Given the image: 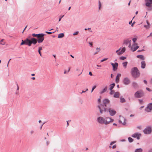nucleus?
Here are the masks:
<instances>
[{
	"label": "nucleus",
	"mask_w": 152,
	"mask_h": 152,
	"mask_svg": "<svg viewBox=\"0 0 152 152\" xmlns=\"http://www.w3.org/2000/svg\"><path fill=\"white\" fill-rule=\"evenodd\" d=\"M103 104H100L98 106L100 113L101 114L103 112H106L107 111L108 108L106 107L107 105L109 104L110 100L107 99H104L103 101Z\"/></svg>",
	"instance_id": "nucleus-1"
},
{
	"label": "nucleus",
	"mask_w": 152,
	"mask_h": 152,
	"mask_svg": "<svg viewBox=\"0 0 152 152\" xmlns=\"http://www.w3.org/2000/svg\"><path fill=\"white\" fill-rule=\"evenodd\" d=\"M113 119L109 117L104 118L101 116H99L97 118V122L101 124L107 125L113 122Z\"/></svg>",
	"instance_id": "nucleus-2"
},
{
	"label": "nucleus",
	"mask_w": 152,
	"mask_h": 152,
	"mask_svg": "<svg viewBox=\"0 0 152 152\" xmlns=\"http://www.w3.org/2000/svg\"><path fill=\"white\" fill-rule=\"evenodd\" d=\"M37 41H38V40H37V39L34 38H31L30 39L27 38L24 40H22L20 45H22L24 44H26L30 46L32 44H36L37 42Z\"/></svg>",
	"instance_id": "nucleus-3"
},
{
	"label": "nucleus",
	"mask_w": 152,
	"mask_h": 152,
	"mask_svg": "<svg viewBox=\"0 0 152 152\" xmlns=\"http://www.w3.org/2000/svg\"><path fill=\"white\" fill-rule=\"evenodd\" d=\"M131 73L132 76L135 78L139 77L140 75V73L137 67H134L132 68Z\"/></svg>",
	"instance_id": "nucleus-4"
},
{
	"label": "nucleus",
	"mask_w": 152,
	"mask_h": 152,
	"mask_svg": "<svg viewBox=\"0 0 152 152\" xmlns=\"http://www.w3.org/2000/svg\"><path fill=\"white\" fill-rule=\"evenodd\" d=\"M145 5L146 6L148 7L147 10L149 11H151L152 10V0H145Z\"/></svg>",
	"instance_id": "nucleus-5"
},
{
	"label": "nucleus",
	"mask_w": 152,
	"mask_h": 152,
	"mask_svg": "<svg viewBox=\"0 0 152 152\" xmlns=\"http://www.w3.org/2000/svg\"><path fill=\"white\" fill-rule=\"evenodd\" d=\"M134 95L136 98H140L143 96L144 93L142 91L140 90L135 92Z\"/></svg>",
	"instance_id": "nucleus-6"
},
{
	"label": "nucleus",
	"mask_w": 152,
	"mask_h": 152,
	"mask_svg": "<svg viewBox=\"0 0 152 152\" xmlns=\"http://www.w3.org/2000/svg\"><path fill=\"white\" fill-rule=\"evenodd\" d=\"M151 128L150 126L147 127L143 130V132L145 134H149L151 133Z\"/></svg>",
	"instance_id": "nucleus-7"
},
{
	"label": "nucleus",
	"mask_w": 152,
	"mask_h": 152,
	"mask_svg": "<svg viewBox=\"0 0 152 152\" xmlns=\"http://www.w3.org/2000/svg\"><path fill=\"white\" fill-rule=\"evenodd\" d=\"M45 35V34L41 33L39 34V43L42 42L44 40V36Z\"/></svg>",
	"instance_id": "nucleus-8"
},
{
	"label": "nucleus",
	"mask_w": 152,
	"mask_h": 152,
	"mask_svg": "<svg viewBox=\"0 0 152 152\" xmlns=\"http://www.w3.org/2000/svg\"><path fill=\"white\" fill-rule=\"evenodd\" d=\"M126 119L125 118L123 117L120 116V118L119 120V123L121 124L124 125H125L126 124Z\"/></svg>",
	"instance_id": "nucleus-9"
},
{
	"label": "nucleus",
	"mask_w": 152,
	"mask_h": 152,
	"mask_svg": "<svg viewBox=\"0 0 152 152\" xmlns=\"http://www.w3.org/2000/svg\"><path fill=\"white\" fill-rule=\"evenodd\" d=\"M152 110V102L149 103L146 107L145 109L146 111L149 112Z\"/></svg>",
	"instance_id": "nucleus-10"
},
{
	"label": "nucleus",
	"mask_w": 152,
	"mask_h": 152,
	"mask_svg": "<svg viewBox=\"0 0 152 152\" xmlns=\"http://www.w3.org/2000/svg\"><path fill=\"white\" fill-rule=\"evenodd\" d=\"M107 110H108L109 112L110 115L111 116H113L116 113V111L114 110L112 108H107Z\"/></svg>",
	"instance_id": "nucleus-11"
},
{
	"label": "nucleus",
	"mask_w": 152,
	"mask_h": 152,
	"mask_svg": "<svg viewBox=\"0 0 152 152\" xmlns=\"http://www.w3.org/2000/svg\"><path fill=\"white\" fill-rule=\"evenodd\" d=\"M141 136V134L140 133L137 132L132 134V137L133 138H137V140H139Z\"/></svg>",
	"instance_id": "nucleus-12"
},
{
	"label": "nucleus",
	"mask_w": 152,
	"mask_h": 152,
	"mask_svg": "<svg viewBox=\"0 0 152 152\" xmlns=\"http://www.w3.org/2000/svg\"><path fill=\"white\" fill-rule=\"evenodd\" d=\"M137 45V43H135L132 45L131 48V50L133 52L136 51L139 48V46H136Z\"/></svg>",
	"instance_id": "nucleus-13"
},
{
	"label": "nucleus",
	"mask_w": 152,
	"mask_h": 152,
	"mask_svg": "<svg viewBox=\"0 0 152 152\" xmlns=\"http://www.w3.org/2000/svg\"><path fill=\"white\" fill-rule=\"evenodd\" d=\"M130 82V80L128 77H125L123 80V83L125 85H128Z\"/></svg>",
	"instance_id": "nucleus-14"
},
{
	"label": "nucleus",
	"mask_w": 152,
	"mask_h": 152,
	"mask_svg": "<svg viewBox=\"0 0 152 152\" xmlns=\"http://www.w3.org/2000/svg\"><path fill=\"white\" fill-rule=\"evenodd\" d=\"M111 65L113 66V70L115 71L117 69V67L118 66V64L117 63H115L114 64L112 63H111Z\"/></svg>",
	"instance_id": "nucleus-15"
},
{
	"label": "nucleus",
	"mask_w": 152,
	"mask_h": 152,
	"mask_svg": "<svg viewBox=\"0 0 152 152\" xmlns=\"http://www.w3.org/2000/svg\"><path fill=\"white\" fill-rule=\"evenodd\" d=\"M141 67L142 69H144L145 67V61H142L141 62Z\"/></svg>",
	"instance_id": "nucleus-16"
},
{
	"label": "nucleus",
	"mask_w": 152,
	"mask_h": 152,
	"mask_svg": "<svg viewBox=\"0 0 152 152\" xmlns=\"http://www.w3.org/2000/svg\"><path fill=\"white\" fill-rule=\"evenodd\" d=\"M107 86H105L104 88L100 92V94H102L103 93H104V92H105L106 91H107Z\"/></svg>",
	"instance_id": "nucleus-17"
},
{
	"label": "nucleus",
	"mask_w": 152,
	"mask_h": 152,
	"mask_svg": "<svg viewBox=\"0 0 152 152\" xmlns=\"http://www.w3.org/2000/svg\"><path fill=\"white\" fill-rule=\"evenodd\" d=\"M120 95V93L118 92H116L114 93V97L116 98L119 97Z\"/></svg>",
	"instance_id": "nucleus-18"
},
{
	"label": "nucleus",
	"mask_w": 152,
	"mask_h": 152,
	"mask_svg": "<svg viewBox=\"0 0 152 152\" xmlns=\"http://www.w3.org/2000/svg\"><path fill=\"white\" fill-rule=\"evenodd\" d=\"M115 84L114 83H113L110 85V88L109 89L110 90H112L113 88H114Z\"/></svg>",
	"instance_id": "nucleus-19"
},
{
	"label": "nucleus",
	"mask_w": 152,
	"mask_h": 152,
	"mask_svg": "<svg viewBox=\"0 0 152 152\" xmlns=\"http://www.w3.org/2000/svg\"><path fill=\"white\" fill-rule=\"evenodd\" d=\"M130 40H129V39H126L124 41V43L126 45H127L128 43H130Z\"/></svg>",
	"instance_id": "nucleus-20"
},
{
	"label": "nucleus",
	"mask_w": 152,
	"mask_h": 152,
	"mask_svg": "<svg viewBox=\"0 0 152 152\" xmlns=\"http://www.w3.org/2000/svg\"><path fill=\"white\" fill-rule=\"evenodd\" d=\"M137 57L139 58H140L142 60H144L145 58L142 55H138L137 56Z\"/></svg>",
	"instance_id": "nucleus-21"
},
{
	"label": "nucleus",
	"mask_w": 152,
	"mask_h": 152,
	"mask_svg": "<svg viewBox=\"0 0 152 152\" xmlns=\"http://www.w3.org/2000/svg\"><path fill=\"white\" fill-rule=\"evenodd\" d=\"M64 35L63 33H60L58 34V38H61L64 37Z\"/></svg>",
	"instance_id": "nucleus-22"
},
{
	"label": "nucleus",
	"mask_w": 152,
	"mask_h": 152,
	"mask_svg": "<svg viewBox=\"0 0 152 152\" xmlns=\"http://www.w3.org/2000/svg\"><path fill=\"white\" fill-rule=\"evenodd\" d=\"M142 149L141 148H140L135 149L134 152H142Z\"/></svg>",
	"instance_id": "nucleus-23"
},
{
	"label": "nucleus",
	"mask_w": 152,
	"mask_h": 152,
	"mask_svg": "<svg viewBox=\"0 0 152 152\" xmlns=\"http://www.w3.org/2000/svg\"><path fill=\"white\" fill-rule=\"evenodd\" d=\"M132 85L133 87L135 88H136L138 87V85L135 82H133Z\"/></svg>",
	"instance_id": "nucleus-24"
},
{
	"label": "nucleus",
	"mask_w": 152,
	"mask_h": 152,
	"mask_svg": "<svg viewBox=\"0 0 152 152\" xmlns=\"http://www.w3.org/2000/svg\"><path fill=\"white\" fill-rule=\"evenodd\" d=\"M128 62H123L122 63L123 66L125 68H126V66Z\"/></svg>",
	"instance_id": "nucleus-25"
},
{
	"label": "nucleus",
	"mask_w": 152,
	"mask_h": 152,
	"mask_svg": "<svg viewBox=\"0 0 152 152\" xmlns=\"http://www.w3.org/2000/svg\"><path fill=\"white\" fill-rule=\"evenodd\" d=\"M120 102L121 103H124L126 102V100L124 98L121 97L120 98Z\"/></svg>",
	"instance_id": "nucleus-26"
},
{
	"label": "nucleus",
	"mask_w": 152,
	"mask_h": 152,
	"mask_svg": "<svg viewBox=\"0 0 152 152\" xmlns=\"http://www.w3.org/2000/svg\"><path fill=\"white\" fill-rule=\"evenodd\" d=\"M96 50H97L96 52L94 53V55H95V54H97L98 53V52H99L101 50V49L100 48H96Z\"/></svg>",
	"instance_id": "nucleus-27"
},
{
	"label": "nucleus",
	"mask_w": 152,
	"mask_h": 152,
	"mask_svg": "<svg viewBox=\"0 0 152 152\" xmlns=\"http://www.w3.org/2000/svg\"><path fill=\"white\" fill-rule=\"evenodd\" d=\"M128 141L129 142H132L134 140L131 137H129L128 138Z\"/></svg>",
	"instance_id": "nucleus-28"
},
{
	"label": "nucleus",
	"mask_w": 152,
	"mask_h": 152,
	"mask_svg": "<svg viewBox=\"0 0 152 152\" xmlns=\"http://www.w3.org/2000/svg\"><path fill=\"white\" fill-rule=\"evenodd\" d=\"M115 82L117 83H118L119 82V78L118 77H117L116 76V78H115Z\"/></svg>",
	"instance_id": "nucleus-29"
},
{
	"label": "nucleus",
	"mask_w": 152,
	"mask_h": 152,
	"mask_svg": "<svg viewBox=\"0 0 152 152\" xmlns=\"http://www.w3.org/2000/svg\"><path fill=\"white\" fill-rule=\"evenodd\" d=\"M101 4L100 1H99V10L100 9L101 7Z\"/></svg>",
	"instance_id": "nucleus-30"
},
{
	"label": "nucleus",
	"mask_w": 152,
	"mask_h": 152,
	"mask_svg": "<svg viewBox=\"0 0 152 152\" xmlns=\"http://www.w3.org/2000/svg\"><path fill=\"white\" fill-rule=\"evenodd\" d=\"M126 57L124 56H121L119 58L121 60H123L126 59Z\"/></svg>",
	"instance_id": "nucleus-31"
},
{
	"label": "nucleus",
	"mask_w": 152,
	"mask_h": 152,
	"mask_svg": "<svg viewBox=\"0 0 152 152\" xmlns=\"http://www.w3.org/2000/svg\"><path fill=\"white\" fill-rule=\"evenodd\" d=\"M32 36H33V37H37V38H38V34H32Z\"/></svg>",
	"instance_id": "nucleus-32"
},
{
	"label": "nucleus",
	"mask_w": 152,
	"mask_h": 152,
	"mask_svg": "<svg viewBox=\"0 0 152 152\" xmlns=\"http://www.w3.org/2000/svg\"><path fill=\"white\" fill-rule=\"evenodd\" d=\"M55 32V31H53V32H49V31H46L45 32L46 33H47V34H52V33H54Z\"/></svg>",
	"instance_id": "nucleus-33"
},
{
	"label": "nucleus",
	"mask_w": 152,
	"mask_h": 152,
	"mask_svg": "<svg viewBox=\"0 0 152 152\" xmlns=\"http://www.w3.org/2000/svg\"><path fill=\"white\" fill-rule=\"evenodd\" d=\"M125 47H124L122 48V49L121 51L123 53L125 51Z\"/></svg>",
	"instance_id": "nucleus-34"
},
{
	"label": "nucleus",
	"mask_w": 152,
	"mask_h": 152,
	"mask_svg": "<svg viewBox=\"0 0 152 152\" xmlns=\"http://www.w3.org/2000/svg\"><path fill=\"white\" fill-rule=\"evenodd\" d=\"M45 123V122H44L43 123H42L40 124V129H42V127L43 125Z\"/></svg>",
	"instance_id": "nucleus-35"
},
{
	"label": "nucleus",
	"mask_w": 152,
	"mask_h": 152,
	"mask_svg": "<svg viewBox=\"0 0 152 152\" xmlns=\"http://www.w3.org/2000/svg\"><path fill=\"white\" fill-rule=\"evenodd\" d=\"M107 59H108V58H105L101 60V62H103L104 61L107 60Z\"/></svg>",
	"instance_id": "nucleus-36"
},
{
	"label": "nucleus",
	"mask_w": 152,
	"mask_h": 152,
	"mask_svg": "<svg viewBox=\"0 0 152 152\" xmlns=\"http://www.w3.org/2000/svg\"><path fill=\"white\" fill-rule=\"evenodd\" d=\"M110 94L112 95L114 93H114H114V90H110Z\"/></svg>",
	"instance_id": "nucleus-37"
},
{
	"label": "nucleus",
	"mask_w": 152,
	"mask_h": 152,
	"mask_svg": "<svg viewBox=\"0 0 152 152\" xmlns=\"http://www.w3.org/2000/svg\"><path fill=\"white\" fill-rule=\"evenodd\" d=\"M46 144L47 146H48L50 144V141L48 140H46Z\"/></svg>",
	"instance_id": "nucleus-38"
},
{
	"label": "nucleus",
	"mask_w": 152,
	"mask_h": 152,
	"mask_svg": "<svg viewBox=\"0 0 152 152\" xmlns=\"http://www.w3.org/2000/svg\"><path fill=\"white\" fill-rule=\"evenodd\" d=\"M96 86H95L92 87L91 90V92H92L96 88Z\"/></svg>",
	"instance_id": "nucleus-39"
},
{
	"label": "nucleus",
	"mask_w": 152,
	"mask_h": 152,
	"mask_svg": "<svg viewBox=\"0 0 152 152\" xmlns=\"http://www.w3.org/2000/svg\"><path fill=\"white\" fill-rule=\"evenodd\" d=\"M146 23L148 25V27H147V28H149L150 27V24L148 22V20H146Z\"/></svg>",
	"instance_id": "nucleus-40"
},
{
	"label": "nucleus",
	"mask_w": 152,
	"mask_h": 152,
	"mask_svg": "<svg viewBox=\"0 0 152 152\" xmlns=\"http://www.w3.org/2000/svg\"><path fill=\"white\" fill-rule=\"evenodd\" d=\"M137 39V38H133V39H132V41H133V42L134 43V42H136V41Z\"/></svg>",
	"instance_id": "nucleus-41"
},
{
	"label": "nucleus",
	"mask_w": 152,
	"mask_h": 152,
	"mask_svg": "<svg viewBox=\"0 0 152 152\" xmlns=\"http://www.w3.org/2000/svg\"><path fill=\"white\" fill-rule=\"evenodd\" d=\"M64 15H63L62 16H60V18L59 19V22L61 20V19L64 16Z\"/></svg>",
	"instance_id": "nucleus-42"
},
{
	"label": "nucleus",
	"mask_w": 152,
	"mask_h": 152,
	"mask_svg": "<svg viewBox=\"0 0 152 152\" xmlns=\"http://www.w3.org/2000/svg\"><path fill=\"white\" fill-rule=\"evenodd\" d=\"M116 141H113L112 142H111L110 143V145H112L113 144H114L115 143H116Z\"/></svg>",
	"instance_id": "nucleus-43"
},
{
	"label": "nucleus",
	"mask_w": 152,
	"mask_h": 152,
	"mask_svg": "<svg viewBox=\"0 0 152 152\" xmlns=\"http://www.w3.org/2000/svg\"><path fill=\"white\" fill-rule=\"evenodd\" d=\"M79 32L78 31H76L75 33L73 34L74 35H75L78 34Z\"/></svg>",
	"instance_id": "nucleus-44"
},
{
	"label": "nucleus",
	"mask_w": 152,
	"mask_h": 152,
	"mask_svg": "<svg viewBox=\"0 0 152 152\" xmlns=\"http://www.w3.org/2000/svg\"><path fill=\"white\" fill-rule=\"evenodd\" d=\"M123 53L121 51L118 52V53H117V54L118 55H121V54H122Z\"/></svg>",
	"instance_id": "nucleus-45"
},
{
	"label": "nucleus",
	"mask_w": 152,
	"mask_h": 152,
	"mask_svg": "<svg viewBox=\"0 0 152 152\" xmlns=\"http://www.w3.org/2000/svg\"><path fill=\"white\" fill-rule=\"evenodd\" d=\"M116 145H113L112 147V148L113 149H114V148H116Z\"/></svg>",
	"instance_id": "nucleus-46"
},
{
	"label": "nucleus",
	"mask_w": 152,
	"mask_h": 152,
	"mask_svg": "<svg viewBox=\"0 0 152 152\" xmlns=\"http://www.w3.org/2000/svg\"><path fill=\"white\" fill-rule=\"evenodd\" d=\"M121 76V74L119 73V74H118L116 76L119 77H120Z\"/></svg>",
	"instance_id": "nucleus-47"
},
{
	"label": "nucleus",
	"mask_w": 152,
	"mask_h": 152,
	"mask_svg": "<svg viewBox=\"0 0 152 152\" xmlns=\"http://www.w3.org/2000/svg\"><path fill=\"white\" fill-rule=\"evenodd\" d=\"M121 48H120L119 49H118V50H117L116 51V53H118V52L119 51H120V50H121Z\"/></svg>",
	"instance_id": "nucleus-48"
},
{
	"label": "nucleus",
	"mask_w": 152,
	"mask_h": 152,
	"mask_svg": "<svg viewBox=\"0 0 152 152\" xmlns=\"http://www.w3.org/2000/svg\"><path fill=\"white\" fill-rule=\"evenodd\" d=\"M89 44L90 45V46L92 47V42H89Z\"/></svg>",
	"instance_id": "nucleus-49"
},
{
	"label": "nucleus",
	"mask_w": 152,
	"mask_h": 152,
	"mask_svg": "<svg viewBox=\"0 0 152 152\" xmlns=\"http://www.w3.org/2000/svg\"><path fill=\"white\" fill-rule=\"evenodd\" d=\"M146 89L147 90L149 91H151V90L149 88H146Z\"/></svg>",
	"instance_id": "nucleus-50"
},
{
	"label": "nucleus",
	"mask_w": 152,
	"mask_h": 152,
	"mask_svg": "<svg viewBox=\"0 0 152 152\" xmlns=\"http://www.w3.org/2000/svg\"><path fill=\"white\" fill-rule=\"evenodd\" d=\"M143 82L145 84H147V81L146 80H144Z\"/></svg>",
	"instance_id": "nucleus-51"
},
{
	"label": "nucleus",
	"mask_w": 152,
	"mask_h": 152,
	"mask_svg": "<svg viewBox=\"0 0 152 152\" xmlns=\"http://www.w3.org/2000/svg\"><path fill=\"white\" fill-rule=\"evenodd\" d=\"M139 101L140 102V103L141 104L143 102V100L142 99H139Z\"/></svg>",
	"instance_id": "nucleus-52"
},
{
	"label": "nucleus",
	"mask_w": 152,
	"mask_h": 152,
	"mask_svg": "<svg viewBox=\"0 0 152 152\" xmlns=\"http://www.w3.org/2000/svg\"><path fill=\"white\" fill-rule=\"evenodd\" d=\"M150 36L152 37V32H151L150 33V35L148 36L147 37H150Z\"/></svg>",
	"instance_id": "nucleus-53"
},
{
	"label": "nucleus",
	"mask_w": 152,
	"mask_h": 152,
	"mask_svg": "<svg viewBox=\"0 0 152 152\" xmlns=\"http://www.w3.org/2000/svg\"><path fill=\"white\" fill-rule=\"evenodd\" d=\"M15 94L16 95H18L19 94L18 91H16L15 93Z\"/></svg>",
	"instance_id": "nucleus-54"
},
{
	"label": "nucleus",
	"mask_w": 152,
	"mask_h": 152,
	"mask_svg": "<svg viewBox=\"0 0 152 152\" xmlns=\"http://www.w3.org/2000/svg\"><path fill=\"white\" fill-rule=\"evenodd\" d=\"M17 91H18L19 88L18 86V84H17Z\"/></svg>",
	"instance_id": "nucleus-55"
},
{
	"label": "nucleus",
	"mask_w": 152,
	"mask_h": 152,
	"mask_svg": "<svg viewBox=\"0 0 152 152\" xmlns=\"http://www.w3.org/2000/svg\"><path fill=\"white\" fill-rule=\"evenodd\" d=\"M89 75H90V76H92V72H89Z\"/></svg>",
	"instance_id": "nucleus-56"
},
{
	"label": "nucleus",
	"mask_w": 152,
	"mask_h": 152,
	"mask_svg": "<svg viewBox=\"0 0 152 152\" xmlns=\"http://www.w3.org/2000/svg\"><path fill=\"white\" fill-rule=\"evenodd\" d=\"M144 51V49H142V50H138L137 51H138V52H141V51Z\"/></svg>",
	"instance_id": "nucleus-57"
},
{
	"label": "nucleus",
	"mask_w": 152,
	"mask_h": 152,
	"mask_svg": "<svg viewBox=\"0 0 152 152\" xmlns=\"http://www.w3.org/2000/svg\"><path fill=\"white\" fill-rule=\"evenodd\" d=\"M135 23V22L134 21V22L133 23H132V24H131V26H132V27H133V26H134V23Z\"/></svg>",
	"instance_id": "nucleus-58"
},
{
	"label": "nucleus",
	"mask_w": 152,
	"mask_h": 152,
	"mask_svg": "<svg viewBox=\"0 0 152 152\" xmlns=\"http://www.w3.org/2000/svg\"><path fill=\"white\" fill-rule=\"evenodd\" d=\"M90 29H91V28H85V30L86 31V30H89Z\"/></svg>",
	"instance_id": "nucleus-59"
},
{
	"label": "nucleus",
	"mask_w": 152,
	"mask_h": 152,
	"mask_svg": "<svg viewBox=\"0 0 152 152\" xmlns=\"http://www.w3.org/2000/svg\"><path fill=\"white\" fill-rule=\"evenodd\" d=\"M39 53L40 54V55L41 56H42V54H41V52L40 51H39Z\"/></svg>",
	"instance_id": "nucleus-60"
},
{
	"label": "nucleus",
	"mask_w": 152,
	"mask_h": 152,
	"mask_svg": "<svg viewBox=\"0 0 152 152\" xmlns=\"http://www.w3.org/2000/svg\"><path fill=\"white\" fill-rule=\"evenodd\" d=\"M148 152H152V148H151L148 151Z\"/></svg>",
	"instance_id": "nucleus-61"
},
{
	"label": "nucleus",
	"mask_w": 152,
	"mask_h": 152,
	"mask_svg": "<svg viewBox=\"0 0 152 152\" xmlns=\"http://www.w3.org/2000/svg\"><path fill=\"white\" fill-rule=\"evenodd\" d=\"M39 51H40L41 50H42V48L41 47L39 48Z\"/></svg>",
	"instance_id": "nucleus-62"
},
{
	"label": "nucleus",
	"mask_w": 152,
	"mask_h": 152,
	"mask_svg": "<svg viewBox=\"0 0 152 152\" xmlns=\"http://www.w3.org/2000/svg\"><path fill=\"white\" fill-rule=\"evenodd\" d=\"M34 132V131L33 130H32L31 131L30 133L31 134H32Z\"/></svg>",
	"instance_id": "nucleus-63"
},
{
	"label": "nucleus",
	"mask_w": 152,
	"mask_h": 152,
	"mask_svg": "<svg viewBox=\"0 0 152 152\" xmlns=\"http://www.w3.org/2000/svg\"><path fill=\"white\" fill-rule=\"evenodd\" d=\"M76 71H80V70L79 68H77L76 69Z\"/></svg>",
	"instance_id": "nucleus-64"
}]
</instances>
